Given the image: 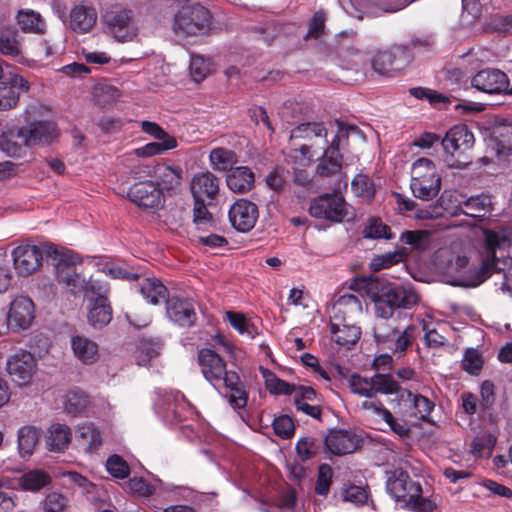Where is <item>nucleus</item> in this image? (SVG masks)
<instances>
[{
	"label": "nucleus",
	"instance_id": "49",
	"mask_svg": "<svg viewBox=\"0 0 512 512\" xmlns=\"http://www.w3.org/2000/svg\"><path fill=\"white\" fill-rule=\"evenodd\" d=\"M323 138L326 142L327 130L322 123H302L292 130L290 138Z\"/></svg>",
	"mask_w": 512,
	"mask_h": 512
},
{
	"label": "nucleus",
	"instance_id": "43",
	"mask_svg": "<svg viewBox=\"0 0 512 512\" xmlns=\"http://www.w3.org/2000/svg\"><path fill=\"white\" fill-rule=\"evenodd\" d=\"M209 161L214 170L228 173L235 168L233 166L237 163V156L229 149L215 148L210 152Z\"/></svg>",
	"mask_w": 512,
	"mask_h": 512
},
{
	"label": "nucleus",
	"instance_id": "53",
	"mask_svg": "<svg viewBox=\"0 0 512 512\" xmlns=\"http://www.w3.org/2000/svg\"><path fill=\"white\" fill-rule=\"evenodd\" d=\"M314 153L307 145H302L299 148L290 149L286 153V161L298 166H308L314 158Z\"/></svg>",
	"mask_w": 512,
	"mask_h": 512
},
{
	"label": "nucleus",
	"instance_id": "24",
	"mask_svg": "<svg viewBox=\"0 0 512 512\" xmlns=\"http://www.w3.org/2000/svg\"><path fill=\"white\" fill-rule=\"evenodd\" d=\"M70 345L76 360L84 365H93L100 358L98 343L87 336H72Z\"/></svg>",
	"mask_w": 512,
	"mask_h": 512
},
{
	"label": "nucleus",
	"instance_id": "31",
	"mask_svg": "<svg viewBox=\"0 0 512 512\" xmlns=\"http://www.w3.org/2000/svg\"><path fill=\"white\" fill-rule=\"evenodd\" d=\"M71 429L60 423L52 424L45 435L46 446L49 451L63 452L71 442Z\"/></svg>",
	"mask_w": 512,
	"mask_h": 512
},
{
	"label": "nucleus",
	"instance_id": "41",
	"mask_svg": "<svg viewBox=\"0 0 512 512\" xmlns=\"http://www.w3.org/2000/svg\"><path fill=\"white\" fill-rule=\"evenodd\" d=\"M24 138L21 133V127L15 131H9L3 134L0 141L1 150L10 157H20L25 148L29 147L28 143H24Z\"/></svg>",
	"mask_w": 512,
	"mask_h": 512
},
{
	"label": "nucleus",
	"instance_id": "55",
	"mask_svg": "<svg viewBox=\"0 0 512 512\" xmlns=\"http://www.w3.org/2000/svg\"><path fill=\"white\" fill-rule=\"evenodd\" d=\"M211 72V62L200 55H192L190 59V74L199 82Z\"/></svg>",
	"mask_w": 512,
	"mask_h": 512
},
{
	"label": "nucleus",
	"instance_id": "6",
	"mask_svg": "<svg viewBox=\"0 0 512 512\" xmlns=\"http://www.w3.org/2000/svg\"><path fill=\"white\" fill-rule=\"evenodd\" d=\"M416 326L408 325L402 332L398 331L387 319H377L373 326L376 342L384 349L394 353H404L416 337Z\"/></svg>",
	"mask_w": 512,
	"mask_h": 512
},
{
	"label": "nucleus",
	"instance_id": "61",
	"mask_svg": "<svg viewBox=\"0 0 512 512\" xmlns=\"http://www.w3.org/2000/svg\"><path fill=\"white\" fill-rule=\"evenodd\" d=\"M274 432L281 438H290L294 433V423L288 415H281L273 421Z\"/></svg>",
	"mask_w": 512,
	"mask_h": 512
},
{
	"label": "nucleus",
	"instance_id": "23",
	"mask_svg": "<svg viewBox=\"0 0 512 512\" xmlns=\"http://www.w3.org/2000/svg\"><path fill=\"white\" fill-rule=\"evenodd\" d=\"M194 200H213L219 192V179L211 172H201L193 176L190 184Z\"/></svg>",
	"mask_w": 512,
	"mask_h": 512
},
{
	"label": "nucleus",
	"instance_id": "62",
	"mask_svg": "<svg viewBox=\"0 0 512 512\" xmlns=\"http://www.w3.org/2000/svg\"><path fill=\"white\" fill-rule=\"evenodd\" d=\"M67 505V498L58 492L48 493L44 500V509L46 512H62Z\"/></svg>",
	"mask_w": 512,
	"mask_h": 512
},
{
	"label": "nucleus",
	"instance_id": "2",
	"mask_svg": "<svg viewBox=\"0 0 512 512\" xmlns=\"http://www.w3.org/2000/svg\"><path fill=\"white\" fill-rule=\"evenodd\" d=\"M386 489L409 511L432 512L437 507L436 497L423 495L420 483L413 481L402 469L387 472Z\"/></svg>",
	"mask_w": 512,
	"mask_h": 512
},
{
	"label": "nucleus",
	"instance_id": "13",
	"mask_svg": "<svg viewBox=\"0 0 512 512\" xmlns=\"http://www.w3.org/2000/svg\"><path fill=\"white\" fill-rule=\"evenodd\" d=\"M35 318L33 301L26 296L15 297L7 313V326L13 331L25 330L30 327Z\"/></svg>",
	"mask_w": 512,
	"mask_h": 512
},
{
	"label": "nucleus",
	"instance_id": "46",
	"mask_svg": "<svg viewBox=\"0 0 512 512\" xmlns=\"http://www.w3.org/2000/svg\"><path fill=\"white\" fill-rule=\"evenodd\" d=\"M177 147L175 138H166L157 142H150L134 150V154L139 157H152L161 155Z\"/></svg>",
	"mask_w": 512,
	"mask_h": 512
},
{
	"label": "nucleus",
	"instance_id": "22",
	"mask_svg": "<svg viewBox=\"0 0 512 512\" xmlns=\"http://www.w3.org/2000/svg\"><path fill=\"white\" fill-rule=\"evenodd\" d=\"M167 317L180 327H191L196 321V312L188 299L172 296L166 301Z\"/></svg>",
	"mask_w": 512,
	"mask_h": 512
},
{
	"label": "nucleus",
	"instance_id": "64",
	"mask_svg": "<svg viewBox=\"0 0 512 512\" xmlns=\"http://www.w3.org/2000/svg\"><path fill=\"white\" fill-rule=\"evenodd\" d=\"M317 445L315 439L312 437L301 438L296 444V451L302 460H308L314 457L317 453Z\"/></svg>",
	"mask_w": 512,
	"mask_h": 512
},
{
	"label": "nucleus",
	"instance_id": "50",
	"mask_svg": "<svg viewBox=\"0 0 512 512\" xmlns=\"http://www.w3.org/2000/svg\"><path fill=\"white\" fill-rule=\"evenodd\" d=\"M362 234L366 239H392L394 237L389 226L378 218H370Z\"/></svg>",
	"mask_w": 512,
	"mask_h": 512
},
{
	"label": "nucleus",
	"instance_id": "17",
	"mask_svg": "<svg viewBox=\"0 0 512 512\" xmlns=\"http://www.w3.org/2000/svg\"><path fill=\"white\" fill-rule=\"evenodd\" d=\"M58 278L60 282L67 286L73 295H79L81 293L98 294L102 291V287L98 282L93 281L92 278L86 279V277L79 274L75 268L70 266L61 267L58 271Z\"/></svg>",
	"mask_w": 512,
	"mask_h": 512
},
{
	"label": "nucleus",
	"instance_id": "16",
	"mask_svg": "<svg viewBox=\"0 0 512 512\" xmlns=\"http://www.w3.org/2000/svg\"><path fill=\"white\" fill-rule=\"evenodd\" d=\"M441 144L446 155L460 158L473 147L474 135L466 125H455L446 132Z\"/></svg>",
	"mask_w": 512,
	"mask_h": 512
},
{
	"label": "nucleus",
	"instance_id": "35",
	"mask_svg": "<svg viewBox=\"0 0 512 512\" xmlns=\"http://www.w3.org/2000/svg\"><path fill=\"white\" fill-rule=\"evenodd\" d=\"M17 24L23 32L44 34L47 30L45 19L32 9H21L16 15Z\"/></svg>",
	"mask_w": 512,
	"mask_h": 512
},
{
	"label": "nucleus",
	"instance_id": "59",
	"mask_svg": "<svg viewBox=\"0 0 512 512\" xmlns=\"http://www.w3.org/2000/svg\"><path fill=\"white\" fill-rule=\"evenodd\" d=\"M483 365L481 355L476 349H467L462 360V367L470 374H477Z\"/></svg>",
	"mask_w": 512,
	"mask_h": 512
},
{
	"label": "nucleus",
	"instance_id": "28",
	"mask_svg": "<svg viewBox=\"0 0 512 512\" xmlns=\"http://www.w3.org/2000/svg\"><path fill=\"white\" fill-rule=\"evenodd\" d=\"M183 171L179 167L159 165L155 169V176L158 180V189L163 195L176 193L181 186Z\"/></svg>",
	"mask_w": 512,
	"mask_h": 512
},
{
	"label": "nucleus",
	"instance_id": "44",
	"mask_svg": "<svg viewBox=\"0 0 512 512\" xmlns=\"http://www.w3.org/2000/svg\"><path fill=\"white\" fill-rule=\"evenodd\" d=\"M342 167V156L335 149H325L322 158L317 166V173L320 176H330L340 171Z\"/></svg>",
	"mask_w": 512,
	"mask_h": 512
},
{
	"label": "nucleus",
	"instance_id": "48",
	"mask_svg": "<svg viewBox=\"0 0 512 512\" xmlns=\"http://www.w3.org/2000/svg\"><path fill=\"white\" fill-rule=\"evenodd\" d=\"M351 189L355 196L370 202L375 195V186L372 180L365 174H358L351 183Z\"/></svg>",
	"mask_w": 512,
	"mask_h": 512
},
{
	"label": "nucleus",
	"instance_id": "34",
	"mask_svg": "<svg viewBox=\"0 0 512 512\" xmlns=\"http://www.w3.org/2000/svg\"><path fill=\"white\" fill-rule=\"evenodd\" d=\"M139 292L150 304L158 305L168 300V290L163 283L154 277L144 278L139 283Z\"/></svg>",
	"mask_w": 512,
	"mask_h": 512
},
{
	"label": "nucleus",
	"instance_id": "33",
	"mask_svg": "<svg viewBox=\"0 0 512 512\" xmlns=\"http://www.w3.org/2000/svg\"><path fill=\"white\" fill-rule=\"evenodd\" d=\"M456 208L471 217H484L493 209V203L490 195L481 194L459 202Z\"/></svg>",
	"mask_w": 512,
	"mask_h": 512
},
{
	"label": "nucleus",
	"instance_id": "21",
	"mask_svg": "<svg viewBox=\"0 0 512 512\" xmlns=\"http://www.w3.org/2000/svg\"><path fill=\"white\" fill-rule=\"evenodd\" d=\"M471 85L481 92L498 94L508 88V80L506 74L502 71L488 68L474 75L471 79Z\"/></svg>",
	"mask_w": 512,
	"mask_h": 512
},
{
	"label": "nucleus",
	"instance_id": "29",
	"mask_svg": "<svg viewBox=\"0 0 512 512\" xmlns=\"http://www.w3.org/2000/svg\"><path fill=\"white\" fill-rule=\"evenodd\" d=\"M221 384L229 391L226 397L233 408L239 409L246 406L248 394L236 372L225 370Z\"/></svg>",
	"mask_w": 512,
	"mask_h": 512
},
{
	"label": "nucleus",
	"instance_id": "36",
	"mask_svg": "<svg viewBox=\"0 0 512 512\" xmlns=\"http://www.w3.org/2000/svg\"><path fill=\"white\" fill-rule=\"evenodd\" d=\"M40 430L34 426L25 425L17 431V450L21 458L30 457L39 441Z\"/></svg>",
	"mask_w": 512,
	"mask_h": 512
},
{
	"label": "nucleus",
	"instance_id": "7",
	"mask_svg": "<svg viewBox=\"0 0 512 512\" xmlns=\"http://www.w3.org/2000/svg\"><path fill=\"white\" fill-rule=\"evenodd\" d=\"M349 386L353 393L366 398H372L378 393L393 394L398 390V383L391 375L380 373L370 378L352 375Z\"/></svg>",
	"mask_w": 512,
	"mask_h": 512
},
{
	"label": "nucleus",
	"instance_id": "52",
	"mask_svg": "<svg viewBox=\"0 0 512 512\" xmlns=\"http://www.w3.org/2000/svg\"><path fill=\"white\" fill-rule=\"evenodd\" d=\"M496 444V437L490 433L476 437L471 444V453L477 457L490 456Z\"/></svg>",
	"mask_w": 512,
	"mask_h": 512
},
{
	"label": "nucleus",
	"instance_id": "38",
	"mask_svg": "<svg viewBox=\"0 0 512 512\" xmlns=\"http://www.w3.org/2000/svg\"><path fill=\"white\" fill-rule=\"evenodd\" d=\"M332 339L340 346L350 347L354 345L360 338V328L355 323H343V325L335 326V322L331 321Z\"/></svg>",
	"mask_w": 512,
	"mask_h": 512
},
{
	"label": "nucleus",
	"instance_id": "42",
	"mask_svg": "<svg viewBox=\"0 0 512 512\" xmlns=\"http://www.w3.org/2000/svg\"><path fill=\"white\" fill-rule=\"evenodd\" d=\"M22 42L18 32L5 28L0 30V53L9 57H18L22 54Z\"/></svg>",
	"mask_w": 512,
	"mask_h": 512
},
{
	"label": "nucleus",
	"instance_id": "1",
	"mask_svg": "<svg viewBox=\"0 0 512 512\" xmlns=\"http://www.w3.org/2000/svg\"><path fill=\"white\" fill-rule=\"evenodd\" d=\"M483 243L479 250L480 267L470 271L471 275L459 282V285L476 287L483 283L495 272H503L504 282L501 285L503 292L512 294V258H502L498 251L512 245V228L501 226L494 229H482Z\"/></svg>",
	"mask_w": 512,
	"mask_h": 512
},
{
	"label": "nucleus",
	"instance_id": "9",
	"mask_svg": "<svg viewBox=\"0 0 512 512\" xmlns=\"http://www.w3.org/2000/svg\"><path fill=\"white\" fill-rule=\"evenodd\" d=\"M37 370V362L34 356L24 350H19L10 355L6 361V371L12 381L19 386L31 383Z\"/></svg>",
	"mask_w": 512,
	"mask_h": 512
},
{
	"label": "nucleus",
	"instance_id": "57",
	"mask_svg": "<svg viewBox=\"0 0 512 512\" xmlns=\"http://www.w3.org/2000/svg\"><path fill=\"white\" fill-rule=\"evenodd\" d=\"M106 468L115 478L124 479L129 475L128 464L118 455H112L107 459Z\"/></svg>",
	"mask_w": 512,
	"mask_h": 512
},
{
	"label": "nucleus",
	"instance_id": "8",
	"mask_svg": "<svg viewBox=\"0 0 512 512\" xmlns=\"http://www.w3.org/2000/svg\"><path fill=\"white\" fill-rule=\"evenodd\" d=\"M349 205L336 194H325L315 198L309 207V213L314 218L332 222H342L349 219Z\"/></svg>",
	"mask_w": 512,
	"mask_h": 512
},
{
	"label": "nucleus",
	"instance_id": "19",
	"mask_svg": "<svg viewBox=\"0 0 512 512\" xmlns=\"http://www.w3.org/2000/svg\"><path fill=\"white\" fill-rule=\"evenodd\" d=\"M21 133L29 147L49 145L58 136L55 124L49 121L32 122L21 127Z\"/></svg>",
	"mask_w": 512,
	"mask_h": 512
},
{
	"label": "nucleus",
	"instance_id": "25",
	"mask_svg": "<svg viewBox=\"0 0 512 512\" xmlns=\"http://www.w3.org/2000/svg\"><path fill=\"white\" fill-rule=\"evenodd\" d=\"M87 319L94 329H100L110 323L112 319V308L106 296L98 293L88 303Z\"/></svg>",
	"mask_w": 512,
	"mask_h": 512
},
{
	"label": "nucleus",
	"instance_id": "56",
	"mask_svg": "<svg viewBox=\"0 0 512 512\" xmlns=\"http://www.w3.org/2000/svg\"><path fill=\"white\" fill-rule=\"evenodd\" d=\"M332 468L327 464H322L318 470V477L315 486V492L321 496H326L329 492L332 482Z\"/></svg>",
	"mask_w": 512,
	"mask_h": 512
},
{
	"label": "nucleus",
	"instance_id": "11",
	"mask_svg": "<svg viewBox=\"0 0 512 512\" xmlns=\"http://www.w3.org/2000/svg\"><path fill=\"white\" fill-rule=\"evenodd\" d=\"M129 199L137 206L156 211L164 206V197L152 181H140L133 184L128 191Z\"/></svg>",
	"mask_w": 512,
	"mask_h": 512
},
{
	"label": "nucleus",
	"instance_id": "63",
	"mask_svg": "<svg viewBox=\"0 0 512 512\" xmlns=\"http://www.w3.org/2000/svg\"><path fill=\"white\" fill-rule=\"evenodd\" d=\"M227 318L231 326L236 329L240 334H247L250 337L254 335V329L249 324L247 319L241 313L227 312Z\"/></svg>",
	"mask_w": 512,
	"mask_h": 512
},
{
	"label": "nucleus",
	"instance_id": "20",
	"mask_svg": "<svg viewBox=\"0 0 512 512\" xmlns=\"http://www.w3.org/2000/svg\"><path fill=\"white\" fill-rule=\"evenodd\" d=\"M362 314V304L360 299L352 294H345L338 298L332 306L331 321L335 326L343 323H354Z\"/></svg>",
	"mask_w": 512,
	"mask_h": 512
},
{
	"label": "nucleus",
	"instance_id": "32",
	"mask_svg": "<svg viewBox=\"0 0 512 512\" xmlns=\"http://www.w3.org/2000/svg\"><path fill=\"white\" fill-rule=\"evenodd\" d=\"M76 441L86 453H93L102 445L101 433L92 422H85L78 426Z\"/></svg>",
	"mask_w": 512,
	"mask_h": 512
},
{
	"label": "nucleus",
	"instance_id": "37",
	"mask_svg": "<svg viewBox=\"0 0 512 512\" xmlns=\"http://www.w3.org/2000/svg\"><path fill=\"white\" fill-rule=\"evenodd\" d=\"M388 301L394 308L409 309L418 302L417 293L410 287L395 286L388 289L385 293Z\"/></svg>",
	"mask_w": 512,
	"mask_h": 512
},
{
	"label": "nucleus",
	"instance_id": "54",
	"mask_svg": "<svg viewBox=\"0 0 512 512\" xmlns=\"http://www.w3.org/2000/svg\"><path fill=\"white\" fill-rule=\"evenodd\" d=\"M161 348L162 345L159 341L142 340L138 345V364L146 365L160 353Z\"/></svg>",
	"mask_w": 512,
	"mask_h": 512
},
{
	"label": "nucleus",
	"instance_id": "12",
	"mask_svg": "<svg viewBox=\"0 0 512 512\" xmlns=\"http://www.w3.org/2000/svg\"><path fill=\"white\" fill-rule=\"evenodd\" d=\"M409 55L402 48L381 51L373 59V69L380 75L394 77L409 64Z\"/></svg>",
	"mask_w": 512,
	"mask_h": 512
},
{
	"label": "nucleus",
	"instance_id": "39",
	"mask_svg": "<svg viewBox=\"0 0 512 512\" xmlns=\"http://www.w3.org/2000/svg\"><path fill=\"white\" fill-rule=\"evenodd\" d=\"M407 399L403 400L404 404L409 403V410L404 414L409 417L425 419L433 410L434 403L425 396L413 394L407 391Z\"/></svg>",
	"mask_w": 512,
	"mask_h": 512
},
{
	"label": "nucleus",
	"instance_id": "15",
	"mask_svg": "<svg viewBox=\"0 0 512 512\" xmlns=\"http://www.w3.org/2000/svg\"><path fill=\"white\" fill-rule=\"evenodd\" d=\"M98 21L97 9L86 2H80L70 9L67 26L78 34H88L93 31Z\"/></svg>",
	"mask_w": 512,
	"mask_h": 512
},
{
	"label": "nucleus",
	"instance_id": "5",
	"mask_svg": "<svg viewBox=\"0 0 512 512\" xmlns=\"http://www.w3.org/2000/svg\"><path fill=\"white\" fill-rule=\"evenodd\" d=\"M211 29V14L201 5L182 7L174 17L173 30L178 37L204 36Z\"/></svg>",
	"mask_w": 512,
	"mask_h": 512
},
{
	"label": "nucleus",
	"instance_id": "3",
	"mask_svg": "<svg viewBox=\"0 0 512 512\" xmlns=\"http://www.w3.org/2000/svg\"><path fill=\"white\" fill-rule=\"evenodd\" d=\"M108 34L118 43L137 42L140 27L133 10L114 4L109 6L102 15Z\"/></svg>",
	"mask_w": 512,
	"mask_h": 512
},
{
	"label": "nucleus",
	"instance_id": "26",
	"mask_svg": "<svg viewBox=\"0 0 512 512\" xmlns=\"http://www.w3.org/2000/svg\"><path fill=\"white\" fill-rule=\"evenodd\" d=\"M358 438L347 430L331 431L325 440L328 450L335 455H345L354 452L358 447Z\"/></svg>",
	"mask_w": 512,
	"mask_h": 512
},
{
	"label": "nucleus",
	"instance_id": "60",
	"mask_svg": "<svg viewBox=\"0 0 512 512\" xmlns=\"http://www.w3.org/2000/svg\"><path fill=\"white\" fill-rule=\"evenodd\" d=\"M343 500L355 505H363L368 499V494L363 487L349 486L342 489Z\"/></svg>",
	"mask_w": 512,
	"mask_h": 512
},
{
	"label": "nucleus",
	"instance_id": "47",
	"mask_svg": "<svg viewBox=\"0 0 512 512\" xmlns=\"http://www.w3.org/2000/svg\"><path fill=\"white\" fill-rule=\"evenodd\" d=\"M260 372L265 380V386L267 390H269L272 394H284L289 395L294 393L295 386L290 385L289 383L285 382L284 380H281L278 378L273 372L270 370L260 367Z\"/></svg>",
	"mask_w": 512,
	"mask_h": 512
},
{
	"label": "nucleus",
	"instance_id": "10",
	"mask_svg": "<svg viewBox=\"0 0 512 512\" xmlns=\"http://www.w3.org/2000/svg\"><path fill=\"white\" fill-rule=\"evenodd\" d=\"M13 266L20 276H29L42 265L43 254L37 245L20 244L11 252Z\"/></svg>",
	"mask_w": 512,
	"mask_h": 512
},
{
	"label": "nucleus",
	"instance_id": "18",
	"mask_svg": "<svg viewBox=\"0 0 512 512\" xmlns=\"http://www.w3.org/2000/svg\"><path fill=\"white\" fill-rule=\"evenodd\" d=\"M198 361L204 378L218 389L225 374L226 365L222 358L211 349H202Z\"/></svg>",
	"mask_w": 512,
	"mask_h": 512
},
{
	"label": "nucleus",
	"instance_id": "40",
	"mask_svg": "<svg viewBox=\"0 0 512 512\" xmlns=\"http://www.w3.org/2000/svg\"><path fill=\"white\" fill-rule=\"evenodd\" d=\"M51 481L50 475L40 469L29 470L23 473L18 479V486L25 491H39Z\"/></svg>",
	"mask_w": 512,
	"mask_h": 512
},
{
	"label": "nucleus",
	"instance_id": "14",
	"mask_svg": "<svg viewBox=\"0 0 512 512\" xmlns=\"http://www.w3.org/2000/svg\"><path fill=\"white\" fill-rule=\"evenodd\" d=\"M228 217L234 229L246 233L254 228L258 220V207L247 199H239L230 207Z\"/></svg>",
	"mask_w": 512,
	"mask_h": 512
},
{
	"label": "nucleus",
	"instance_id": "58",
	"mask_svg": "<svg viewBox=\"0 0 512 512\" xmlns=\"http://www.w3.org/2000/svg\"><path fill=\"white\" fill-rule=\"evenodd\" d=\"M403 257L404 253L402 251L389 252L384 255L373 258L371 261V267L375 271L389 268L392 265L400 262L403 259Z\"/></svg>",
	"mask_w": 512,
	"mask_h": 512
},
{
	"label": "nucleus",
	"instance_id": "45",
	"mask_svg": "<svg viewBox=\"0 0 512 512\" xmlns=\"http://www.w3.org/2000/svg\"><path fill=\"white\" fill-rule=\"evenodd\" d=\"M63 405L68 414L75 416L86 410L89 398L83 391L71 390L64 396Z\"/></svg>",
	"mask_w": 512,
	"mask_h": 512
},
{
	"label": "nucleus",
	"instance_id": "4",
	"mask_svg": "<svg viewBox=\"0 0 512 512\" xmlns=\"http://www.w3.org/2000/svg\"><path fill=\"white\" fill-rule=\"evenodd\" d=\"M410 188L413 195L421 200H431L438 195L441 176L432 160L419 158L412 163Z\"/></svg>",
	"mask_w": 512,
	"mask_h": 512
},
{
	"label": "nucleus",
	"instance_id": "51",
	"mask_svg": "<svg viewBox=\"0 0 512 512\" xmlns=\"http://www.w3.org/2000/svg\"><path fill=\"white\" fill-rule=\"evenodd\" d=\"M431 233L426 230L405 231L400 240L417 250H425L430 245Z\"/></svg>",
	"mask_w": 512,
	"mask_h": 512
},
{
	"label": "nucleus",
	"instance_id": "30",
	"mask_svg": "<svg viewBox=\"0 0 512 512\" xmlns=\"http://www.w3.org/2000/svg\"><path fill=\"white\" fill-rule=\"evenodd\" d=\"M254 174L245 166L230 169L226 175L227 187L234 193L244 194L254 186Z\"/></svg>",
	"mask_w": 512,
	"mask_h": 512
},
{
	"label": "nucleus",
	"instance_id": "27",
	"mask_svg": "<svg viewBox=\"0 0 512 512\" xmlns=\"http://www.w3.org/2000/svg\"><path fill=\"white\" fill-rule=\"evenodd\" d=\"M17 88L28 89L27 81L17 74L11 75L8 82L0 81V110L16 106L19 99Z\"/></svg>",
	"mask_w": 512,
	"mask_h": 512
}]
</instances>
